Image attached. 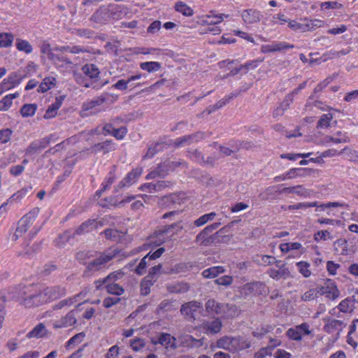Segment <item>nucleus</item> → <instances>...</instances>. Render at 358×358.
I'll use <instances>...</instances> for the list:
<instances>
[{
	"instance_id": "obj_36",
	"label": "nucleus",
	"mask_w": 358,
	"mask_h": 358,
	"mask_svg": "<svg viewBox=\"0 0 358 358\" xmlns=\"http://www.w3.org/2000/svg\"><path fill=\"white\" fill-rule=\"evenodd\" d=\"M37 109V105L35 103H27L20 108V114L23 117H29L34 116Z\"/></svg>"
},
{
	"instance_id": "obj_51",
	"label": "nucleus",
	"mask_w": 358,
	"mask_h": 358,
	"mask_svg": "<svg viewBox=\"0 0 358 358\" xmlns=\"http://www.w3.org/2000/svg\"><path fill=\"white\" fill-rule=\"evenodd\" d=\"M105 236L107 239L117 241L122 236L121 233L117 229H108L103 231Z\"/></svg>"
},
{
	"instance_id": "obj_9",
	"label": "nucleus",
	"mask_w": 358,
	"mask_h": 358,
	"mask_svg": "<svg viewBox=\"0 0 358 358\" xmlns=\"http://www.w3.org/2000/svg\"><path fill=\"white\" fill-rule=\"evenodd\" d=\"M111 13L108 6H101L91 17V20L99 24H106L111 20Z\"/></svg>"
},
{
	"instance_id": "obj_34",
	"label": "nucleus",
	"mask_w": 358,
	"mask_h": 358,
	"mask_svg": "<svg viewBox=\"0 0 358 358\" xmlns=\"http://www.w3.org/2000/svg\"><path fill=\"white\" fill-rule=\"evenodd\" d=\"M166 144L164 142H157L149 146L147 152L144 155V158H152L156 153L162 151Z\"/></svg>"
},
{
	"instance_id": "obj_6",
	"label": "nucleus",
	"mask_w": 358,
	"mask_h": 358,
	"mask_svg": "<svg viewBox=\"0 0 358 358\" xmlns=\"http://www.w3.org/2000/svg\"><path fill=\"white\" fill-rule=\"evenodd\" d=\"M151 343L154 345L159 344L166 350H175L178 348L176 338L168 333H159L155 337L151 338Z\"/></svg>"
},
{
	"instance_id": "obj_39",
	"label": "nucleus",
	"mask_w": 358,
	"mask_h": 358,
	"mask_svg": "<svg viewBox=\"0 0 358 358\" xmlns=\"http://www.w3.org/2000/svg\"><path fill=\"white\" fill-rule=\"evenodd\" d=\"M105 101H106V98H104V97H102V96L96 97L90 101L84 103L83 104L82 108L83 110H85V111L90 110L93 109L94 108H95L96 106L102 104L103 103L105 102Z\"/></svg>"
},
{
	"instance_id": "obj_42",
	"label": "nucleus",
	"mask_w": 358,
	"mask_h": 358,
	"mask_svg": "<svg viewBox=\"0 0 358 358\" xmlns=\"http://www.w3.org/2000/svg\"><path fill=\"white\" fill-rule=\"evenodd\" d=\"M333 120L331 113L323 114L317 124V129H326L330 127V123Z\"/></svg>"
},
{
	"instance_id": "obj_8",
	"label": "nucleus",
	"mask_w": 358,
	"mask_h": 358,
	"mask_svg": "<svg viewBox=\"0 0 358 358\" xmlns=\"http://www.w3.org/2000/svg\"><path fill=\"white\" fill-rule=\"evenodd\" d=\"M142 174V169L136 168L129 172L125 178H124L119 184L115 187V191L117 192L119 189L125 187H129L136 182L138 178Z\"/></svg>"
},
{
	"instance_id": "obj_59",
	"label": "nucleus",
	"mask_w": 358,
	"mask_h": 358,
	"mask_svg": "<svg viewBox=\"0 0 358 358\" xmlns=\"http://www.w3.org/2000/svg\"><path fill=\"white\" fill-rule=\"evenodd\" d=\"M123 273L122 271H115V272H113L111 273H110L107 277H106L105 278H103V282H113L115 283V282L116 280H117L118 279L121 278L122 276H123Z\"/></svg>"
},
{
	"instance_id": "obj_20",
	"label": "nucleus",
	"mask_w": 358,
	"mask_h": 358,
	"mask_svg": "<svg viewBox=\"0 0 358 358\" xmlns=\"http://www.w3.org/2000/svg\"><path fill=\"white\" fill-rule=\"evenodd\" d=\"M235 336H225L217 341V347L225 350L231 353L234 352Z\"/></svg>"
},
{
	"instance_id": "obj_15",
	"label": "nucleus",
	"mask_w": 358,
	"mask_h": 358,
	"mask_svg": "<svg viewBox=\"0 0 358 358\" xmlns=\"http://www.w3.org/2000/svg\"><path fill=\"white\" fill-rule=\"evenodd\" d=\"M180 222L178 223H174L169 226L164 227V229H160L155 232L156 240L155 241V243L157 245H159L164 243L168 238L169 236L166 235L167 232L171 229L174 228L175 227H178L180 230H182L183 229V227L180 225Z\"/></svg>"
},
{
	"instance_id": "obj_48",
	"label": "nucleus",
	"mask_w": 358,
	"mask_h": 358,
	"mask_svg": "<svg viewBox=\"0 0 358 358\" xmlns=\"http://www.w3.org/2000/svg\"><path fill=\"white\" fill-rule=\"evenodd\" d=\"M55 79L54 78L47 77L43 79V82L41 83L38 88V92H45L48 90H50L52 86L55 85Z\"/></svg>"
},
{
	"instance_id": "obj_41",
	"label": "nucleus",
	"mask_w": 358,
	"mask_h": 358,
	"mask_svg": "<svg viewBox=\"0 0 358 358\" xmlns=\"http://www.w3.org/2000/svg\"><path fill=\"white\" fill-rule=\"evenodd\" d=\"M216 216V213L215 212H211L208 214H205L201 217H199L198 219L194 220V227H201L204 224H206L207 222L212 221L215 219Z\"/></svg>"
},
{
	"instance_id": "obj_5",
	"label": "nucleus",
	"mask_w": 358,
	"mask_h": 358,
	"mask_svg": "<svg viewBox=\"0 0 358 358\" xmlns=\"http://www.w3.org/2000/svg\"><path fill=\"white\" fill-rule=\"evenodd\" d=\"M39 211V208H34L20 220L15 232L13 236V240L16 241L20 237L22 236L29 227L34 224Z\"/></svg>"
},
{
	"instance_id": "obj_12",
	"label": "nucleus",
	"mask_w": 358,
	"mask_h": 358,
	"mask_svg": "<svg viewBox=\"0 0 358 358\" xmlns=\"http://www.w3.org/2000/svg\"><path fill=\"white\" fill-rule=\"evenodd\" d=\"M241 17L246 24H255L263 18V15L257 9L248 8L242 11Z\"/></svg>"
},
{
	"instance_id": "obj_44",
	"label": "nucleus",
	"mask_w": 358,
	"mask_h": 358,
	"mask_svg": "<svg viewBox=\"0 0 358 358\" xmlns=\"http://www.w3.org/2000/svg\"><path fill=\"white\" fill-rule=\"evenodd\" d=\"M175 9L185 16H192L194 14L193 10L182 1H178L176 3Z\"/></svg>"
},
{
	"instance_id": "obj_58",
	"label": "nucleus",
	"mask_w": 358,
	"mask_h": 358,
	"mask_svg": "<svg viewBox=\"0 0 358 358\" xmlns=\"http://www.w3.org/2000/svg\"><path fill=\"white\" fill-rule=\"evenodd\" d=\"M256 259H261V263L264 265H271L273 264L280 263L274 257L270 255H257Z\"/></svg>"
},
{
	"instance_id": "obj_46",
	"label": "nucleus",
	"mask_w": 358,
	"mask_h": 358,
	"mask_svg": "<svg viewBox=\"0 0 358 358\" xmlns=\"http://www.w3.org/2000/svg\"><path fill=\"white\" fill-rule=\"evenodd\" d=\"M14 36L10 33L0 34V48H8L12 45Z\"/></svg>"
},
{
	"instance_id": "obj_54",
	"label": "nucleus",
	"mask_w": 358,
	"mask_h": 358,
	"mask_svg": "<svg viewBox=\"0 0 358 358\" xmlns=\"http://www.w3.org/2000/svg\"><path fill=\"white\" fill-rule=\"evenodd\" d=\"M301 244L299 243H282L280 245V250L284 252H288L292 250H299L301 248Z\"/></svg>"
},
{
	"instance_id": "obj_25",
	"label": "nucleus",
	"mask_w": 358,
	"mask_h": 358,
	"mask_svg": "<svg viewBox=\"0 0 358 358\" xmlns=\"http://www.w3.org/2000/svg\"><path fill=\"white\" fill-rule=\"evenodd\" d=\"M251 347V342L248 338L238 336H235L234 352L236 353L239 351L244 350Z\"/></svg>"
},
{
	"instance_id": "obj_2",
	"label": "nucleus",
	"mask_w": 358,
	"mask_h": 358,
	"mask_svg": "<svg viewBox=\"0 0 358 358\" xmlns=\"http://www.w3.org/2000/svg\"><path fill=\"white\" fill-rule=\"evenodd\" d=\"M115 250H109L104 252L99 253V255L90 261L84 271L85 276H92L95 273L105 268L107 264L117 255Z\"/></svg>"
},
{
	"instance_id": "obj_13",
	"label": "nucleus",
	"mask_w": 358,
	"mask_h": 358,
	"mask_svg": "<svg viewBox=\"0 0 358 358\" xmlns=\"http://www.w3.org/2000/svg\"><path fill=\"white\" fill-rule=\"evenodd\" d=\"M180 345L186 348H200L203 345V338L196 339L189 334H183L178 337Z\"/></svg>"
},
{
	"instance_id": "obj_26",
	"label": "nucleus",
	"mask_w": 358,
	"mask_h": 358,
	"mask_svg": "<svg viewBox=\"0 0 358 358\" xmlns=\"http://www.w3.org/2000/svg\"><path fill=\"white\" fill-rule=\"evenodd\" d=\"M343 322L338 320H328L324 326V330L327 333H332L336 330L340 331L343 328Z\"/></svg>"
},
{
	"instance_id": "obj_22",
	"label": "nucleus",
	"mask_w": 358,
	"mask_h": 358,
	"mask_svg": "<svg viewBox=\"0 0 358 358\" xmlns=\"http://www.w3.org/2000/svg\"><path fill=\"white\" fill-rule=\"evenodd\" d=\"M292 102V95L287 94L280 105L274 110L273 113V117L278 118L279 117H282L284 115L285 111L289 108Z\"/></svg>"
},
{
	"instance_id": "obj_11",
	"label": "nucleus",
	"mask_w": 358,
	"mask_h": 358,
	"mask_svg": "<svg viewBox=\"0 0 358 358\" xmlns=\"http://www.w3.org/2000/svg\"><path fill=\"white\" fill-rule=\"evenodd\" d=\"M200 308H201L200 302L192 301L182 304L180 308V313L183 316L188 317L189 320H194L195 313Z\"/></svg>"
},
{
	"instance_id": "obj_61",
	"label": "nucleus",
	"mask_w": 358,
	"mask_h": 358,
	"mask_svg": "<svg viewBox=\"0 0 358 358\" xmlns=\"http://www.w3.org/2000/svg\"><path fill=\"white\" fill-rule=\"evenodd\" d=\"M318 294V289H311L307 292H306L301 296V300L304 301H308L313 300L315 297H317Z\"/></svg>"
},
{
	"instance_id": "obj_31",
	"label": "nucleus",
	"mask_w": 358,
	"mask_h": 358,
	"mask_svg": "<svg viewBox=\"0 0 358 358\" xmlns=\"http://www.w3.org/2000/svg\"><path fill=\"white\" fill-rule=\"evenodd\" d=\"M47 333V330L43 324L40 323L37 324L31 331H29L27 336L28 338H42Z\"/></svg>"
},
{
	"instance_id": "obj_56",
	"label": "nucleus",
	"mask_w": 358,
	"mask_h": 358,
	"mask_svg": "<svg viewBox=\"0 0 358 358\" xmlns=\"http://www.w3.org/2000/svg\"><path fill=\"white\" fill-rule=\"evenodd\" d=\"M304 21L306 22V24H308L307 27L308 31L315 30L316 28L321 27L324 25V22L319 19H305Z\"/></svg>"
},
{
	"instance_id": "obj_45",
	"label": "nucleus",
	"mask_w": 358,
	"mask_h": 358,
	"mask_svg": "<svg viewBox=\"0 0 358 358\" xmlns=\"http://www.w3.org/2000/svg\"><path fill=\"white\" fill-rule=\"evenodd\" d=\"M140 67L141 69L151 73L157 71L161 68V64L157 62H146L141 63Z\"/></svg>"
},
{
	"instance_id": "obj_17",
	"label": "nucleus",
	"mask_w": 358,
	"mask_h": 358,
	"mask_svg": "<svg viewBox=\"0 0 358 358\" xmlns=\"http://www.w3.org/2000/svg\"><path fill=\"white\" fill-rule=\"evenodd\" d=\"M276 265L279 268L278 270L275 268H269L267 271L269 276L277 280L281 278H287L290 274L288 268L286 267L285 264L279 265V263L276 264Z\"/></svg>"
},
{
	"instance_id": "obj_53",
	"label": "nucleus",
	"mask_w": 358,
	"mask_h": 358,
	"mask_svg": "<svg viewBox=\"0 0 358 358\" xmlns=\"http://www.w3.org/2000/svg\"><path fill=\"white\" fill-rule=\"evenodd\" d=\"M221 304L217 303L214 299H209L206 303V310L209 313H215L217 314L218 308H220Z\"/></svg>"
},
{
	"instance_id": "obj_18",
	"label": "nucleus",
	"mask_w": 358,
	"mask_h": 358,
	"mask_svg": "<svg viewBox=\"0 0 358 358\" xmlns=\"http://www.w3.org/2000/svg\"><path fill=\"white\" fill-rule=\"evenodd\" d=\"M98 222L95 220H88L82 223L74 231L72 237L74 238L76 235H83L88 233L93 229H97Z\"/></svg>"
},
{
	"instance_id": "obj_21",
	"label": "nucleus",
	"mask_w": 358,
	"mask_h": 358,
	"mask_svg": "<svg viewBox=\"0 0 358 358\" xmlns=\"http://www.w3.org/2000/svg\"><path fill=\"white\" fill-rule=\"evenodd\" d=\"M222 327V322L219 319L205 321L202 324V328L207 334H217L220 331Z\"/></svg>"
},
{
	"instance_id": "obj_28",
	"label": "nucleus",
	"mask_w": 358,
	"mask_h": 358,
	"mask_svg": "<svg viewBox=\"0 0 358 358\" xmlns=\"http://www.w3.org/2000/svg\"><path fill=\"white\" fill-rule=\"evenodd\" d=\"M113 149V143L112 141H106L103 143H99L97 144H95L94 145L92 146L90 148V150L92 152H97L98 151H103V153H107L109 151L112 150Z\"/></svg>"
},
{
	"instance_id": "obj_38",
	"label": "nucleus",
	"mask_w": 358,
	"mask_h": 358,
	"mask_svg": "<svg viewBox=\"0 0 358 358\" xmlns=\"http://www.w3.org/2000/svg\"><path fill=\"white\" fill-rule=\"evenodd\" d=\"M19 93L10 94L5 96L0 101V110H8L12 105L13 99L18 97Z\"/></svg>"
},
{
	"instance_id": "obj_57",
	"label": "nucleus",
	"mask_w": 358,
	"mask_h": 358,
	"mask_svg": "<svg viewBox=\"0 0 358 358\" xmlns=\"http://www.w3.org/2000/svg\"><path fill=\"white\" fill-rule=\"evenodd\" d=\"M272 45L274 52L284 51L294 47V45L289 44L285 42H274L272 43Z\"/></svg>"
},
{
	"instance_id": "obj_23",
	"label": "nucleus",
	"mask_w": 358,
	"mask_h": 358,
	"mask_svg": "<svg viewBox=\"0 0 358 358\" xmlns=\"http://www.w3.org/2000/svg\"><path fill=\"white\" fill-rule=\"evenodd\" d=\"M167 182L164 180L157 181L155 183L150 182L144 184L141 186V189L143 191H147L148 192H159L167 187Z\"/></svg>"
},
{
	"instance_id": "obj_32",
	"label": "nucleus",
	"mask_w": 358,
	"mask_h": 358,
	"mask_svg": "<svg viewBox=\"0 0 358 358\" xmlns=\"http://www.w3.org/2000/svg\"><path fill=\"white\" fill-rule=\"evenodd\" d=\"M225 269L222 266H213L209 268L205 269L202 272V275L205 278H215L220 273H223Z\"/></svg>"
},
{
	"instance_id": "obj_52",
	"label": "nucleus",
	"mask_w": 358,
	"mask_h": 358,
	"mask_svg": "<svg viewBox=\"0 0 358 358\" xmlns=\"http://www.w3.org/2000/svg\"><path fill=\"white\" fill-rule=\"evenodd\" d=\"M352 299L347 298L343 300L338 305V308L341 312L347 313L350 312L353 309Z\"/></svg>"
},
{
	"instance_id": "obj_55",
	"label": "nucleus",
	"mask_w": 358,
	"mask_h": 358,
	"mask_svg": "<svg viewBox=\"0 0 358 358\" xmlns=\"http://www.w3.org/2000/svg\"><path fill=\"white\" fill-rule=\"evenodd\" d=\"M294 31H301V32L308 31V24L306 23H299L295 20H289L288 25Z\"/></svg>"
},
{
	"instance_id": "obj_1",
	"label": "nucleus",
	"mask_w": 358,
	"mask_h": 358,
	"mask_svg": "<svg viewBox=\"0 0 358 358\" xmlns=\"http://www.w3.org/2000/svg\"><path fill=\"white\" fill-rule=\"evenodd\" d=\"M35 292H33V286H19L13 287L1 296L3 302L9 301H20L26 307L36 306L33 297L35 296Z\"/></svg>"
},
{
	"instance_id": "obj_49",
	"label": "nucleus",
	"mask_w": 358,
	"mask_h": 358,
	"mask_svg": "<svg viewBox=\"0 0 358 358\" xmlns=\"http://www.w3.org/2000/svg\"><path fill=\"white\" fill-rule=\"evenodd\" d=\"M106 289L109 294L120 296L123 294L124 289L117 283L108 282Z\"/></svg>"
},
{
	"instance_id": "obj_16",
	"label": "nucleus",
	"mask_w": 358,
	"mask_h": 358,
	"mask_svg": "<svg viewBox=\"0 0 358 358\" xmlns=\"http://www.w3.org/2000/svg\"><path fill=\"white\" fill-rule=\"evenodd\" d=\"M318 294L324 295L330 299H335L338 297L340 292L334 283L327 284L325 286L318 287Z\"/></svg>"
},
{
	"instance_id": "obj_60",
	"label": "nucleus",
	"mask_w": 358,
	"mask_h": 358,
	"mask_svg": "<svg viewBox=\"0 0 358 358\" xmlns=\"http://www.w3.org/2000/svg\"><path fill=\"white\" fill-rule=\"evenodd\" d=\"M188 155L193 160L200 164L204 162V157L198 150H189Z\"/></svg>"
},
{
	"instance_id": "obj_10",
	"label": "nucleus",
	"mask_w": 358,
	"mask_h": 358,
	"mask_svg": "<svg viewBox=\"0 0 358 358\" xmlns=\"http://www.w3.org/2000/svg\"><path fill=\"white\" fill-rule=\"evenodd\" d=\"M265 288V285L262 282H249L241 287V293L247 296L250 294H261Z\"/></svg>"
},
{
	"instance_id": "obj_30",
	"label": "nucleus",
	"mask_w": 358,
	"mask_h": 358,
	"mask_svg": "<svg viewBox=\"0 0 358 358\" xmlns=\"http://www.w3.org/2000/svg\"><path fill=\"white\" fill-rule=\"evenodd\" d=\"M110 12L111 13V20H115L122 17L123 15H125L127 13V8L122 7L118 5L111 4L109 5Z\"/></svg>"
},
{
	"instance_id": "obj_62",
	"label": "nucleus",
	"mask_w": 358,
	"mask_h": 358,
	"mask_svg": "<svg viewBox=\"0 0 358 358\" xmlns=\"http://www.w3.org/2000/svg\"><path fill=\"white\" fill-rule=\"evenodd\" d=\"M50 60L52 61L54 63H57L59 62H64L66 64H72L73 62L66 57L59 56L57 54H50Z\"/></svg>"
},
{
	"instance_id": "obj_64",
	"label": "nucleus",
	"mask_w": 358,
	"mask_h": 358,
	"mask_svg": "<svg viewBox=\"0 0 358 358\" xmlns=\"http://www.w3.org/2000/svg\"><path fill=\"white\" fill-rule=\"evenodd\" d=\"M130 345L134 351H138L145 345V343L142 338H136L130 341Z\"/></svg>"
},
{
	"instance_id": "obj_47",
	"label": "nucleus",
	"mask_w": 358,
	"mask_h": 358,
	"mask_svg": "<svg viewBox=\"0 0 358 358\" xmlns=\"http://www.w3.org/2000/svg\"><path fill=\"white\" fill-rule=\"evenodd\" d=\"M72 34L86 39L92 38L95 34L93 30L89 29H75L72 31Z\"/></svg>"
},
{
	"instance_id": "obj_4",
	"label": "nucleus",
	"mask_w": 358,
	"mask_h": 358,
	"mask_svg": "<svg viewBox=\"0 0 358 358\" xmlns=\"http://www.w3.org/2000/svg\"><path fill=\"white\" fill-rule=\"evenodd\" d=\"M220 224V222H215L205 227L197 234L194 242L199 245L204 247H208L213 244L221 242V240L216 239L215 234L210 235V233L217 229Z\"/></svg>"
},
{
	"instance_id": "obj_14",
	"label": "nucleus",
	"mask_w": 358,
	"mask_h": 358,
	"mask_svg": "<svg viewBox=\"0 0 358 358\" xmlns=\"http://www.w3.org/2000/svg\"><path fill=\"white\" fill-rule=\"evenodd\" d=\"M76 310L70 311L64 317H62L60 320L56 321L54 323V327L55 329L64 328L71 327L75 324L77 322L76 318Z\"/></svg>"
},
{
	"instance_id": "obj_24",
	"label": "nucleus",
	"mask_w": 358,
	"mask_h": 358,
	"mask_svg": "<svg viewBox=\"0 0 358 358\" xmlns=\"http://www.w3.org/2000/svg\"><path fill=\"white\" fill-rule=\"evenodd\" d=\"M62 104V97L57 98L55 101L49 106L46 110L45 113L43 116L45 119H50L54 117L57 114V110L61 107Z\"/></svg>"
},
{
	"instance_id": "obj_40",
	"label": "nucleus",
	"mask_w": 358,
	"mask_h": 358,
	"mask_svg": "<svg viewBox=\"0 0 358 358\" xmlns=\"http://www.w3.org/2000/svg\"><path fill=\"white\" fill-rule=\"evenodd\" d=\"M86 295V292H81L78 294L74 296L73 297H70L67 299H64L61 301H59L57 304L55 306V309H61L63 307L66 306H70L75 303L77 301L78 298H80L81 296H85Z\"/></svg>"
},
{
	"instance_id": "obj_37",
	"label": "nucleus",
	"mask_w": 358,
	"mask_h": 358,
	"mask_svg": "<svg viewBox=\"0 0 358 358\" xmlns=\"http://www.w3.org/2000/svg\"><path fill=\"white\" fill-rule=\"evenodd\" d=\"M82 71L85 75L89 76L90 78H95L98 77L99 71L96 65L93 64H87L82 68Z\"/></svg>"
},
{
	"instance_id": "obj_27",
	"label": "nucleus",
	"mask_w": 358,
	"mask_h": 358,
	"mask_svg": "<svg viewBox=\"0 0 358 358\" xmlns=\"http://www.w3.org/2000/svg\"><path fill=\"white\" fill-rule=\"evenodd\" d=\"M229 145L230 147L219 145L218 149L223 156H230L232 153L240 150V145H238V143L236 141H231Z\"/></svg>"
},
{
	"instance_id": "obj_7",
	"label": "nucleus",
	"mask_w": 358,
	"mask_h": 358,
	"mask_svg": "<svg viewBox=\"0 0 358 358\" xmlns=\"http://www.w3.org/2000/svg\"><path fill=\"white\" fill-rule=\"evenodd\" d=\"M205 137V134L202 131H197L196 133L186 135L180 138H176L173 143L175 148H179L185 145H189L192 143H197Z\"/></svg>"
},
{
	"instance_id": "obj_3",
	"label": "nucleus",
	"mask_w": 358,
	"mask_h": 358,
	"mask_svg": "<svg viewBox=\"0 0 358 358\" xmlns=\"http://www.w3.org/2000/svg\"><path fill=\"white\" fill-rule=\"evenodd\" d=\"M35 294L36 296L32 299H34L36 306H38L61 298L66 294V289L59 286L46 287L42 291L35 292Z\"/></svg>"
},
{
	"instance_id": "obj_35",
	"label": "nucleus",
	"mask_w": 358,
	"mask_h": 358,
	"mask_svg": "<svg viewBox=\"0 0 358 358\" xmlns=\"http://www.w3.org/2000/svg\"><path fill=\"white\" fill-rule=\"evenodd\" d=\"M307 206H308V208L318 207L324 210L325 208H329L330 207H334V208L347 207L348 205L345 204V203H339V202H329L327 203L319 204V203L317 201H315V202H308Z\"/></svg>"
},
{
	"instance_id": "obj_33",
	"label": "nucleus",
	"mask_w": 358,
	"mask_h": 358,
	"mask_svg": "<svg viewBox=\"0 0 358 358\" xmlns=\"http://www.w3.org/2000/svg\"><path fill=\"white\" fill-rule=\"evenodd\" d=\"M150 276H145L141 282V293L146 296L150 292V287L156 282V279H150Z\"/></svg>"
},
{
	"instance_id": "obj_50",
	"label": "nucleus",
	"mask_w": 358,
	"mask_h": 358,
	"mask_svg": "<svg viewBox=\"0 0 358 358\" xmlns=\"http://www.w3.org/2000/svg\"><path fill=\"white\" fill-rule=\"evenodd\" d=\"M296 266L299 273L305 278H308L311 275V271L309 269L310 264L306 262H299L296 263Z\"/></svg>"
},
{
	"instance_id": "obj_63",
	"label": "nucleus",
	"mask_w": 358,
	"mask_h": 358,
	"mask_svg": "<svg viewBox=\"0 0 358 358\" xmlns=\"http://www.w3.org/2000/svg\"><path fill=\"white\" fill-rule=\"evenodd\" d=\"M147 259H149V254L145 255L140 262L138 266L136 268L135 271L138 275H143L145 273V268L147 266Z\"/></svg>"
},
{
	"instance_id": "obj_29",
	"label": "nucleus",
	"mask_w": 358,
	"mask_h": 358,
	"mask_svg": "<svg viewBox=\"0 0 358 358\" xmlns=\"http://www.w3.org/2000/svg\"><path fill=\"white\" fill-rule=\"evenodd\" d=\"M280 193H287V194H296L299 196H307L309 193L307 189L303 187L302 185H296L294 187H284Z\"/></svg>"
},
{
	"instance_id": "obj_19",
	"label": "nucleus",
	"mask_w": 358,
	"mask_h": 358,
	"mask_svg": "<svg viewBox=\"0 0 358 358\" xmlns=\"http://www.w3.org/2000/svg\"><path fill=\"white\" fill-rule=\"evenodd\" d=\"M218 309L217 315L225 317H234L239 313L238 307L234 304L222 303Z\"/></svg>"
},
{
	"instance_id": "obj_43",
	"label": "nucleus",
	"mask_w": 358,
	"mask_h": 358,
	"mask_svg": "<svg viewBox=\"0 0 358 358\" xmlns=\"http://www.w3.org/2000/svg\"><path fill=\"white\" fill-rule=\"evenodd\" d=\"M15 45L18 50L24 52L26 54H29L33 50L32 46L29 42L21 38L16 40Z\"/></svg>"
}]
</instances>
